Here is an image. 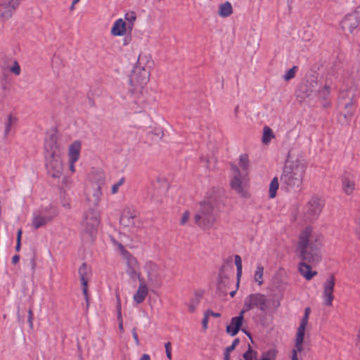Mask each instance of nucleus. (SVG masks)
<instances>
[{"label":"nucleus","mask_w":360,"mask_h":360,"mask_svg":"<svg viewBox=\"0 0 360 360\" xmlns=\"http://www.w3.org/2000/svg\"><path fill=\"white\" fill-rule=\"evenodd\" d=\"M321 237L313 232L311 228H305L300 234L297 252L302 262L299 264V271L306 280L310 281L317 271L311 270V265L317 264L321 259Z\"/></svg>","instance_id":"f257e3e1"},{"label":"nucleus","mask_w":360,"mask_h":360,"mask_svg":"<svg viewBox=\"0 0 360 360\" xmlns=\"http://www.w3.org/2000/svg\"><path fill=\"white\" fill-rule=\"evenodd\" d=\"M357 79V77L354 76L352 73H347L342 79L339 96V103L345 110V112L341 113L340 116H342L345 120H350L356 110L355 98L357 97L356 80Z\"/></svg>","instance_id":"f03ea898"},{"label":"nucleus","mask_w":360,"mask_h":360,"mask_svg":"<svg viewBox=\"0 0 360 360\" xmlns=\"http://www.w3.org/2000/svg\"><path fill=\"white\" fill-rule=\"evenodd\" d=\"M306 167V165L298 159L286 162L280 180L288 191L301 190Z\"/></svg>","instance_id":"7ed1b4c3"},{"label":"nucleus","mask_w":360,"mask_h":360,"mask_svg":"<svg viewBox=\"0 0 360 360\" xmlns=\"http://www.w3.org/2000/svg\"><path fill=\"white\" fill-rule=\"evenodd\" d=\"M220 205V200L214 197L201 202L200 211L194 217L195 224L202 229L210 228L215 221V213Z\"/></svg>","instance_id":"20e7f679"},{"label":"nucleus","mask_w":360,"mask_h":360,"mask_svg":"<svg viewBox=\"0 0 360 360\" xmlns=\"http://www.w3.org/2000/svg\"><path fill=\"white\" fill-rule=\"evenodd\" d=\"M105 182V177L103 172L96 171L91 174L89 184L86 188V200L91 206L98 207Z\"/></svg>","instance_id":"39448f33"},{"label":"nucleus","mask_w":360,"mask_h":360,"mask_svg":"<svg viewBox=\"0 0 360 360\" xmlns=\"http://www.w3.org/2000/svg\"><path fill=\"white\" fill-rule=\"evenodd\" d=\"M296 94L300 102H302L305 98L312 99L316 96L324 99L330 94V86L325 85L321 90L316 82L307 81L299 86Z\"/></svg>","instance_id":"423d86ee"},{"label":"nucleus","mask_w":360,"mask_h":360,"mask_svg":"<svg viewBox=\"0 0 360 360\" xmlns=\"http://www.w3.org/2000/svg\"><path fill=\"white\" fill-rule=\"evenodd\" d=\"M96 208L89 205V208L84 213L82 224L84 233L88 235L89 239L91 241L97 232V228L100 224V214Z\"/></svg>","instance_id":"0eeeda50"},{"label":"nucleus","mask_w":360,"mask_h":360,"mask_svg":"<svg viewBox=\"0 0 360 360\" xmlns=\"http://www.w3.org/2000/svg\"><path fill=\"white\" fill-rule=\"evenodd\" d=\"M269 307V302L266 295L257 292L250 294L245 298L242 309L246 313L256 308L262 313L266 314Z\"/></svg>","instance_id":"6e6552de"},{"label":"nucleus","mask_w":360,"mask_h":360,"mask_svg":"<svg viewBox=\"0 0 360 360\" xmlns=\"http://www.w3.org/2000/svg\"><path fill=\"white\" fill-rule=\"evenodd\" d=\"M58 212L53 207H46L44 210L34 213L32 225L34 229H38L51 222L56 216Z\"/></svg>","instance_id":"1a4fd4ad"},{"label":"nucleus","mask_w":360,"mask_h":360,"mask_svg":"<svg viewBox=\"0 0 360 360\" xmlns=\"http://www.w3.org/2000/svg\"><path fill=\"white\" fill-rule=\"evenodd\" d=\"M150 70L142 68L134 67L129 78V83L132 86L143 87L149 81Z\"/></svg>","instance_id":"9d476101"},{"label":"nucleus","mask_w":360,"mask_h":360,"mask_svg":"<svg viewBox=\"0 0 360 360\" xmlns=\"http://www.w3.org/2000/svg\"><path fill=\"white\" fill-rule=\"evenodd\" d=\"M46 167L49 175L53 178L60 177L63 170L60 155L46 158Z\"/></svg>","instance_id":"9b49d317"},{"label":"nucleus","mask_w":360,"mask_h":360,"mask_svg":"<svg viewBox=\"0 0 360 360\" xmlns=\"http://www.w3.org/2000/svg\"><path fill=\"white\" fill-rule=\"evenodd\" d=\"M229 271V266L224 264L221 266L218 275L217 290L224 296L227 295L229 285L231 283ZM230 271L233 275L232 268H230Z\"/></svg>","instance_id":"f8f14e48"},{"label":"nucleus","mask_w":360,"mask_h":360,"mask_svg":"<svg viewBox=\"0 0 360 360\" xmlns=\"http://www.w3.org/2000/svg\"><path fill=\"white\" fill-rule=\"evenodd\" d=\"M21 1L22 0H1L0 20L10 19L20 6Z\"/></svg>","instance_id":"ddd939ff"},{"label":"nucleus","mask_w":360,"mask_h":360,"mask_svg":"<svg viewBox=\"0 0 360 360\" xmlns=\"http://www.w3.org/2000/svg\"><path fill=\"white\" fill-rule=\"evenodd\" d=\"M231 169L233 174V179L230 182L231 189H233L238 194L244 195V191L242 186V180L246 175L243 174L239 168L233 164L231 165Z\"/></svg>","instance_id":"4468645a"},{"label":"nucleus","mask_w":360,"mask_h":360,"mask_svg":"<svg viewBox=\"0 0 360 360\" xmlns=\"http://www.w3.org/2000/svg\"><path fill=\"white\" fill-rule=\"evenodd\" d=\"M335 283V278L333 275L330 277L323 283V298L324 304L326 306H332L334 300L333 291Z\"/></svg>","instance_id":"2eb2a0df"},{"label":"nucleus","mask_w":360,"mask_h":360,"mask_svg":"<svg viewBox=\"0 0 360 360\" xmlns=\"http://www.w3.org/2000/svg\"><path fill=\"white\" fill-rule=\"evenodd\" d=\"M360 25V13H354L347 15L341 22L342 28L350 33Z\"/></svg>","instance_id":"dca6fc26"},{"label":"nucleus","mask_w":360,"mask_h":360,"mask_svg":"<svg viewBox=\"0 0 360 360\" xmlns=\"http://www.w3.org/2000/svg\"><path fill=\"white\" fill-rule=\"evenodd\" d=\"M324 206L323 200L317 197H313L308 202L307 215L311 219H316Z\"/></svg>","instance_id":"f3484780"},{"label":"nucleus","mask_w":360,"mask_h":360,"mask_svg":"<svg viewBox=\"0 0 360 360\" xmlns=\"http://www.w3.org/2000/svg\"><path fill=\"white\" fill-rule=\"evenodd\" d=\"M245 311L241 309L238 316L233 317L230 324L226 326V331L231 336H235L240 330L244 321Z\"/></svg>","instance_id":"a211bd4d"},{"label":"nucleus","mask_w":360,"mask_h":360,"mask_svg":"<svg viewBox=\"0 0 360 360\" xmlns=\"http://www.w3.org/2000/svg\"><path fill=\"white\" fill-rule=\"evenodd\" d=\"M44 150L46 158L60 155V150L57 143V137L55 134H51L45 140Z\"/></svg>","instance_id":"6ab92c4d"},{"label":"nucleus","mask_w":360,"mask_h":360,"mask_svg":"<svg viewBox=\"0 0 360 360\" xmlns=\"http://www.w3.org/2000/svg\"><path fill=\"white\" fill-rule=\"evenodd\" d=\"M144 269L147 272L149 282L157 283L161 280L160 269L156 264L148 262L144 266Z\"/></svg>","instance_id":"aec40b11"},{"label":"nucleus","mask_w":360,"mask_h":360,"mask_svg":"<svg viewBox=\"0 0 360 360\" xmlns=\"http://www.w3.org/2000/svg\"><path fill=\"white\" fill-rule=\"evenodd\" d=\"M355 177L351 174H346L342 179V188L344 193L349 195L355 189Z\"/></svg>","instance_id":"412c9836"},{"label":"nucleus","mask_w":360,"mask_h":360,"mask_svg":"<svg viewBox=\"0 0 360 360\" xmlns=\"http://www.w3.org/2000/svg\"><path fill=\"white\" fill-rule=\"evenodd\" d=\"M136 214L134 211L130 210H125L120 217V222L122 225L126 227H133L135 226V218Z\"/></svg>","instance_id":"4be33fe9"},{"label":"nucleus","mask_w":360,"mask_h":360,"mask_svg":"<svg viewBox=\"0 0 360 360\" xmlns=\"http://www.w3.org/2000/svg\"><path fill=\"white\" fill-rule=\"evenodd\" d=\"M127 23L122 18L117 20L111 29V34L113 36H122L126 33Z\"/></svg>","instance_id":"5701e85b"},{"label":"nucleus","mask_w":360,"mask_h":360,"mask_svg":"<svg viewBox=\"0 0 360 360\" xmlns=\"http://www.w3.org/2000/svg\"><path fill=\"white\" fill-rule=\"evenodd\" d=\"M148 293V290L145 282L140 283L138 290L133 297L134 302L138 304L142 303L145 300Z\"/></svg>","instance_id":"b1692460"},{"label":"nucleus","mask_w":360,"mask_h":360,"mask_svg":"<svg viewBox=\"0 0 360 360\" xmlns=\"http://www.w3.org/2000/svg\"><path fill=\"white\" fill-rule=\"evenodd\" d=\"M119 248L122 255L127 261V268H136L139 266L136 259L132 256L127 250H125L122 245L119 244Z\"/></svg>","instance_id":"393cba45"},{"label":"nucleus","mask_w":360,"mask_h":360,"mask_svg":"<svg viewBox=\"0 0 360 360\" xmlns=\"http://www.w3.org/2000/svg\"><path fill=\"white\" fill-rule=\"evenodd\" d=\"M81 143L79 141L73 142L69 148V161L77 162L79 158Z\"/></svg>","instance_id":"a878e982"},{"label":"nucleus","mask_w":360,"mask_h":360,"mask_svg":"<svg viewBox=\"0 0 360 360\" xmlns=\"http://www.w3.org/2000/svg\"><path fill=\"white\" fill-rule=\"evenodd\" d=\"M18 118L13 115H8L6 122H4V138H8L12 131V128L16 124Z\"/></svg>","instance_id":"bb28decb"},{"label":"nucleus","mask_w":360,"mask_h":360,"mask_svg":"<svg viewBox=\"0 0 360 360\" xmlns=\"http://www.w3.org/2000/svg\"><path fill=\"white\" fill-rule=\"evenodd\" d=\"M304 333H297L295 345L294 349L292 351V355H293L295 353L296 355H297V354L300 353V357L302 356V353L304 351Z\"/></svg>","instance_id":"cd10ccee"},{"label":"nucleus","mask_w":360,"mask_h":360,"mask_svg":"<svg viewBox=\"0 0 360 360\" xmlns=\"http://www.w3.org/2000/svg\"><path fill=\"white\" fill-rule=\"evenodd\" d=\"M91 274V269L86 263H83L79 269V274L82 285H86Z\"/></svg>","instance_id":"c85d7f7f"},{"label":"nucleus","mask_w":360,"mask_h":360,"mask_svg":"<svg viewBox=\"0 0 360 360\" xmlns=\"http://www.w3.org/2000/svg\"><path fill=\"white\" fill-rule=\"evenodd\" d=\"M153 64V61L150 58L145 54H140L137 63L134 67H139L140 69L143 68L144 69L149 70Z\"/></svg>","instance_id":"c756f323"},{"label":"nucleus","mask_w":360,"mask_h":360,"mask_svg":"<svg viewBox=\"0 0 360 360\" xmlns=\"http://www.w3.org/2000/svg\"><path fill=\"white\" fill-rule=\"evenodd\" d=\"M202 297V293L201 292H195L194 296L191 299L189 304H188V311L191 313H194L196 307L200 304Z\"/></svg>","instance_id":"7c9ffc66"},{"label":"nucleus","mask_w":360,"mask_h":360,"mask_svg":"<svg viewBox=\"0 0 360 360\" xmlns=\"http://www.w3.org/2000/svg\"><path fill=\"white\" fill-rule=\"evenodd\" d=\"M233 13V8L229 1H226L219 5L218 14L219 16L226 18L231 15Z\"/></svg>","instance_id":"2f4dec72"},{"label":"nucleus","mask_w":360,"mask_h":360,"mask_svg":"<svg viewBox=\"0 0 360 360\" xmlns=\"http://www.w3.org/2000/svg\"><path fill=\"white\" fill-rule=\"evenodd\" d=\"M239 165L242 169L241 173L243 174L247 175L248 170L249 169V159L248 155L242 154L240 155Z\"/></svg>","instance_id":"473e14b6"},{"label":"nucleus","mask_w":360,"mask_h":360,"mask_svg":"<svg viewBox=\"0 0 360 360\" xmlns=\"http://www.w3.org/2000/svg\"><path fill=\"white\" fill-rule=\"evenodd\" d=\"M126 272L133 281L137 278L140 283L144 281L143 278L141 277V274L139 272V266L136 268H127Z\"/></svg>","instance_id":"72a5a7b5"},{"label":"nucleus","mask_w":360,"mask_h":360,"mask_svg":"<svg viewBox=\"0 0 360 360\" xmlns=\"http://www.w3.org/2000/svg\"><path fill=\"white\" fill-rule=\"evenodd\" d=\"M274 137L273 131L271 128L267 126H265L263 129V136H262V142L264 144H267L270 142L271 139Z\"/></svg>","instance_id":"f704fd0d"},{"label":"nucleus","mask_w":360,"mask_h":360,"mask_svg":"<svg viewBox=\"0 0 360 360\" xmlns=\"http://www.w3.org/2000/svg\"><path fill=\"white\" fill-rule=\"evenodd\" d=\"M234 259H235V264H236V269H237V280H238L237 283H236V289H237L239 285L240 277L241 276V274H242V260H241L240 257L238 255H235Z\"/></svg>","instance_id":"c9c22d12"},{"label":"nucleus","mask_w":360,"mask_h":360,"mask_svg":"<svg viewBox=\"0 0 360 360\" xmlns=\"http://www.w3.org/2000/svg\"><path fill=\"white\" fill-rule=\"evenodd\" d=\"M278 180L277 177H274L269 185V197L274 198L276 195V191L278 189Z\"/></svg>","instance_id":"e433bc0d"},{"label":"nucleus","mask_w":360,"mask_h":360,"mask_svg":"<svg viewBox=\"0 0 360 360\" xmlns=\"http://www.w3.org/2000/svg\"><path fill=\"white\" fill-rule=\"evenodd\" d=\"M263 273L264 267L261 264L257 265V270L255 273V281L259 285H261L263 283Z\"/></svg>","instance_id":"4c0bfd02"},{"label":"nucleus","mask_w":360,"mask_h":360,"mask_svg":"<svg viewBox=\"0 0 360 360\" xmlns=\"http://www.w3.org/2000/svg\"><path fill=\"white\" fill-rule=\"evenodd\" d=\"M136 18V14L134 12L127 13L125 15V20L128 21V29L131 30L134 25V22Z\"/></svg>","instance_id":"58836bf2"},{"label":"nucleus","mask_w":360,"mask_h":360,"mask_svg":"<svg viewBox=\"0 0 360 360\" xmlns=\"http://www.w3.org/2000/svg\"><path fill=\"white\" fill-rule=\"evenodd\" d=\"M309 316L304 314L302 317L300 324L297 328V333H305L306 326L308 323Z\"/></svg>","instance_id":"ea45409f"},{"label":"nucleus","mask_w":360,"mask_h":360,"mask_svg":"<svg viewBox=\"0 0 360 360\" xmlns=\"http://www.w3.org/2000/svg\"><path fill=\"white\" fill-rule=\"evenodd\" d=\"M240 340L238 338H236L235 339L231 345H230L229 347H227L225 349V352H224V356H226V355H227L228 358H230V352H232L233 350L235 349L236 347L238 345Z\"/></svg>","instance_id":"a19ab883"},{"label":"nucleus","mask_w":360,"mask_h":360,"mask_svg":"<svg viewBox=\"0 0 360 360\" xmlns=\"http://www.w3.org/2000/svg\"><path fill=\"white\" fill-rule=\"evenodd\" d=\"M297 70V66H293L292 68H290L286 73L285 75H283V79L285 80V81H288L292 78L295 77V72Z\"/></svg>","instance_id":"79ce46f5"},{"label":"nucleus","mask_w":360,"mask_h":360,"mask_svg":"<svg viewBox=\"0 0 360 360\" xmlns=\"http://www.w3.org/2000/svg\"><path fill=\"white\" fill-rule=\"evenodd\" d=\"M117 319L120 321L119 323V328L120 330H123V325H122V319L121 315V303H120V299L119 297V295H117Z\"/></svg>","instance_id":"37998d69"},{"label":"nucleus","mask_w":360,"mask_h":360,"mask_svg":"<svg viewBox=\"0 0 360 360\" xmlns=\"http://www.w3.org/2000/svg\"><path fill=\"white\" fill-rule=\"evenodd\" d=\"M125 181V179L124 177L121 178L118 182L113 184L112 186V193L115 194L117 193L120 186H121Z\"/></svg>","instance_id":"c03bdc74"},{"label":"nucleus","mask_w":360,"mask_h":360,"mask_svg":"<svg viewBox=\"0 0 360 360\" xmlns=\"http://www.w3.org/2000/svg\"><path fill=\"white\" fill-rule=\"evenodd\" d=\"M243 358L245 360H254L253 350L250 345H248V349L243 354Z\"/></svg>","instance_id":"a18cd8bd"},{"label":"nucleus","mask_w":360,"mask_h":360,"mask_svg":"<svg viewBox=\"0 0 360 360\" xmlns=\"http://www.w3.org/2000/svg\"><path fill=\"white\" fill-rule=\"evenodd\" d=\"M11 71L15 75H19L20 74V67L17 60L13 62V66L11 68Z\"/></svg>","instance_id":"49530a36"},{"label":"nucleus","mask_w":360,"mask_h":360,"mask_svg":"<svg viewBox=\"0 0 360 360\" xmlns=\"http://www.w3.org/2000/svg\"><path fill=\"white\" fill-rule=\"evenodd\" d=\"M190 217V212L186 210L185 211L182 216H181V218L180 219V224L181 225H184L187 223V221H188V219Z\"/></svg>","instance_id":"de8ad7c7"},{"label":"nucleus","mask_w":360,"mask_h":360,"mask_svg":"<svg viewBox=\"0 0 360 360\" xmlns=\"http://www.w3.org/2000/svg\"><path fill=\"white\" fill-rule=\"evenodd\" d=\"M21 236H22V230L19 229L17 233V238H16V245H15V250L17 252L20 251V243H21Z\"/></svg>","instance_id":"09e8293b"},{"label":"nucleus","mask_w":360,"mask_h":360,"mask_svg":"<svg viewBox=\"0 0 360 360\" xmlns=\"http://www.w3.org/2000/svg\"><path fill=\"white\" fill-rule=\"evenodd\" d=\"M165 351H166V356L168 359H172V345L169 342L165 343Z\"/></svg>","instance_id":"8fccbe9b"},{"label":"nucleus","mask_w":360,"mask_h":360,"mask_svg":"<svg viewBox=\"0 0 360 360\" xmlns=\"http://www.w3.org/2000/svg\"><path fill=\"white\" fill-rule=\"evenodd\" d=\"M27 321L29 323V326L30 328H33V313L31 308L28 310V318Z\"/></svg>","instance_id":"3c124183"},{"label":"nucleus","mask_w":360,"mask_h":360,"mask_svg":"<svg viewBox=\"0 0 360 360\" xmlns=\"http://www.w3.org/2000/svg\"><path fill=\"white\" fill-rule=\"evenodd\" d=\"M82 292L85 297L86 307L88 308L89 302V298H88V294H87V285H82Z\"/></svg>","instance_id":"603ef678"},{"label":"nucleus","mask_w":360,"mask_h":360,"mask_svg":"<svg viewBox=\"0 0 360 360\" xmlns=\"http://www.w3.org/2000/svg\"><path fill=\"white\" fill-rule=\"evenodd\" d=\"M60 62L61 60L58 57L54 56V58L52 60V68L53 69L55 68H57L60 65Z\"/></svg>","instance_id":"864d4df0"},{"label":"nucleus","mask_w":360,"mask_h":360,"mask_svg":"<svg viewBox=\"0 0 360 360\" xmlns=\"http://www.w3.org/2000/svg\"><path fill=\"white\" fill-rule=\"evenodd\" d=\"M209 316L207 314L205 313L204 318L202 321V328L205 330L207 328V323H208Z\"/></svg>","instance_id":"5fc2aeb1"},{"label":"nucleus","mask_w":360,"mask_h":360,"mask_svg":"<svg viewBox=\"0 0 360 360\" xmlns=\"http://www.w3.org/2000/svg\"><path fill=\"white\" fill-rule=\"evenodd\" d=\"M206 314H207V316H209L210 315L213 316V317H215V318H219L221 316V314L219 313H217V312H214L213 311H212L211 309H207L206 311H205Z\"/></svg>","instance_id":"6e6d98bb"},{"label":"nucleus","mask_w":360,"mask_h":360,"mask_svg":"<svg viewBox=\"0 0 360 360\" xmlns=\"http://www.w3.org/2000/svg\"><path fill=\"white\" fill-rule=\"evenodd\" d=\"M356 233L357 235L358 238L360 240V217H358L356 221Z\"/></svg>","instance_id":"4d7b16f0"},{"label":"nucleus","mask_w":360,"mask_h":360,"mask_svg":"<svg viewBox=\"0 0 360 360\" xmlns=\"http://www.w3.org/2000/svg\"><path fill=\"white\" fill-rule=\"evenodd\" d=\"M132 335H133V338L134 339L136 345H139V340L138 335L136 333V331L135 328H134L132 330Z\"/></svg>","instance_id":"13d9d810"},{"label":"nucleus","mask_w":360,"mask_h":360,"mask_svg":"<svg viewBox=\"0 0 360 360\" xmlns=\"http://www.w3.org/2000/svg\"><path fill=\"white\" fill-rule=\"evenodd\" d=\"M131 36H126L123 39V45L127 46V45L129 44V43L131 42Z\"/></svg>","instance_id":"bf43d9fd"},{"label":"nucleus","mask_w":360,"mask_h":360,"mask_svg":"<svg viewBox=\"0 0 360 360\" xmlns=\"http://www.w3.org/2000/svg\"><path fill=\"white\" fill-rule=\"evenodd\" d=\"M20 260V256L18 255H15L12 258V263L15 264H17Z\"/></svg>","instance_id":"052dcab7"},{"label":"nucleus","mask_w":360,"mask_h":360,"mask_svg":"<svg viewBox=\"0 0 360 360\" xmlns=\"http://www.w3.org/2000/svg\"><path fill=\"white\" fill-rule=\"evenodd\" d=\"M30 265L32 267V270L34 272V269H35V266H36V262H35L34 258H32L30 259Z\"/></svg>","instance_id":"680f3d73"},{"label":"nucleus","mask_w":360,"mask_h":360,"mask_svg":"<svg viewBox=\"0 0 360 360\" xmlns=\"http://www.w3.org/2000/svg\"><path fill=\"white\" fill-rule=\"evenodd\" d=\"M240 330H241L244 333H245V334H246V335H247L250 339H251V340H252V335H251L250 333H249V332H248L246 329H245L244 328H240Z\"/></svg>","instance_id":"e2e57ef3"},{"label":"nucleus","mask_w":360,"mask_h":360,"mask_svg":"<svg viewBox=\"0 0 360 360\" xmlns=\"http://www.w3.org/2000/svg\"><path fill=\"white\" fill-rule=\"evenodd\" d=\"M140 360H150V358L148 354H144L141 356Z\"/></svg>","instance_id":"0e129e2a"},{"label":"nucleus","mask_w":360,"mask_h":360,"mask_svg":"<svg viewBox=\"0 0 360 360\" xmlns=\"http://www.w3.org/2000/svg\"><path fill=\"white\" fill-rule=\"evenodd\" d=\"M76 162H72V161H70V169L71 170L72 172H75V166H74V164Z\"/></svg>","instance_id":"69168bd1"},{"label":"nucleus","mask_w":360,"mask_h":360,"mask_svg":"<svg viewBox=\"0 0 360 360\" xmlns=\"http://www.w3.org/2000/svg\"><path fill=\"white\" fill-rule=\"evenodd\" d=\"M17 316H18L19 322H21V321L23 322V318L21 317V316L20 314V309L19 308L18 309V311H17Z\"/></svg>","instance_id":"338daca9"},{"label":"nucleus","mask_w":360,"mask_h":360,"mask_svg":"<svg viewBox=\"0 0 360 360\" xmlns=\"http://www.w3.org/2000/svg\"><path fill=\"white\" fill-rule=\"evenodd\" d=\"M356 346L360 349V334L357 337Z\"/></svg>","instance_id":"774afa93"}]
</instances>
